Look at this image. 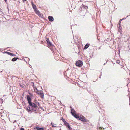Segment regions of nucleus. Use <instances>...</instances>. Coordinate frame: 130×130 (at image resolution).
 Wrapping results in <instances>:
<instances>
[{"label": "nucleus", "mask_w": 130, "mask_h": 130, "mask_svg": "<svg viewBox=\"0 0 130 130\" xmlns=\"http://www.w3.org/2000/svg\"><path fill=\"white\" fill-rule=\"evenodd\" d=\"M41 92L37 93V94L39 95H40V97L41 98L43 99L44 98V94L42 91H40Z\"/></svg>", "instance_id": "39448f33"}, {"label": "nucleus", "mask_w": 130, "mask_h": 130, "mask_svg": "<svg viewBox=\"0 0 130 130\" xmlns=\"http://www.w3.org/2000/svg\"><path fill=\"white\" fill-rule=\"evenodd\" d=\"M70 108H71V113L72 115V114H74L75 113V111L74 109L72 108L71 106H70Z\"/></svg>", "instance_id": "0eeeda50"}, {"label": "nucleus", "mask_w": 130, "mask_h": 130, "mask_svg": "<svg viewBox=\"0 0 130 130\" xmlns=\"http://www.w3.org/2000/svg\"><path fill=\"white\" fill-rule=\"evenodd\" d=\"M30 106H31L29 105L28 106V107L27 108V110L29 112H31L32 111V108L31 107H30Z\"/></svg>", "instance_id": "423d86ee"}, {"label": "nucleus", "mask_w": 130, "mask_h": 130, "mask_svg": "<svg viewBox=\"0 0 130 130\" xmlns=\"http://www.w3.org/2000/svg\"><path fill=\"white\" fill-rule=\"evenodd\" d=\"M79 120L84 122H89V120L87 119H86L84 117L82 116H80Z\"/></svg>", "instance_id": "7ed1b4c3"}, {"label": "nucleus", "mask_w": 130, "mask_h": 130, "mask_svg": "<svg viewBox=\"0 0 130 130\" xmlns=\"http://www.w3.org/2000/svg\"><path fill=\"white\" fill-rule=\"evenodd\" d=\"M5 52L7 54H8V55H9L11 56H16V55H15L14 54L11 53L9 52Z\"/></svg>", "instance_id": "9b49d317"}, {"label": "nucleus", "mask_w": 130, "mask_h": 130, "mask_svg": "<svg viewBox=\"0 0 130 130\" xmlns=\"http://www.w3.org/2000/svg\"><path fill=\"white\" fill-rule=\"evenodd\" d=\"M83 8V6H82L80 7L79 9V11H81L82 10Z\"/></svg>", "instance_id": "a211bd4d"}, {"label": "nucleus", "mask_w": 130, "mask_h": 130, "mask_svg": "<svg viewBox=\"0 0 130 130\" xmlns=\"http://www.w3.org/2000/svg\"><path fill=\"white\" fill-rule=\"evenodd\" d=\"M32 111H33L35 112L37 110L36 109H34V108H32Z\"/></svg>", "instance_id": "6ab92c4d"}, {"label": "nucleus", "mask_w": 130, "mask_h": 130, "mask_svg": "<svg viewBox=\"0 0 130 130\" xmlns=\"http://www.w3.org/2000/svg\"><path fill=\"white\" fill-rule=\"evenodd\" d=\"M28 59H29V58H28Z\"/></svg>", "instance_id": "49530a36"}, {"label": "nucleus", "mask_w": 130, "mask_h": 130, "mask_svg": "<svg viewBox=\"0 0 130 130\" xmlns=\"http://www.w3.org/2000/svg\"><path fill=\"white\" fill-rule=\"evenodd\" d=\"M1 10H0V11H1V12H2V11L1 10H2V9H0Z\"/></svg>", "instance_id": "ea45409f"}, {"label": "nucleus", "mask_w": 130, "mask_h": 130, "mask_svg": "<svg viewBox=\"0 0 130 130\" xmlns=\"http://www.w3.org/2000/svg\"><path fill=\"white\" fill-rule=\"evenodd\" d=\"M129 74L130 75V73H129Z\"/></svg>", "instance_id": "de8ad7c7"}, {"label": "nucleus", "mask_w": 130, "mask_h": 130, "mask_svg": "<svg viewBox=\"0 0 130 130\" xmlns=\"http://www.w3.org/2000/svg\"><path fill=\"white\" fill-rule=\"evenodd\" d=\"M56 125V124L52 125V127H56V126H55Z\"/></svg>", "instance_id": "5701e85b"}, {"label": "nucleus", "mask_w": 130, "mask_h": 130, "mask_svg": "<svg viewBox=\"0 0 130 130\" xmlns=\"http://www.w3.org/2000/svg\"><path fill=\"white\" fill-rule=\"evenodd\" d=\"M16 122V120L15 121H14V122Z\"/></svg>", "instance_id": "37998d69"}, {"label": "nucleus", "mask_w": 130, "mask_h": 130, "mask_svg": "<svg viewBox=\"0 0 130 130\" xmlns=\"http://www.w3.org/2000/svg\"><path fill=\"white\" fill-rule=\"evenodd\" d=\"M36 90H37V91H39V90H38L37 89V88H36Z\"/></svg>", "instance_id": "2f4dec72"}, {"label": "nucleus", "mask_w": 130, "mask_h": 130, "mask_svg": "<svg viewBox=\"0 0 130 130\" xmlns=\"http://www.w3.org/2000/svg\"><path fill=\"white\" fill-rule=\"evenodd\" d=\"M47 44L48 45L50 46H52L53 45L52 43L50 41L48 42H47Z\"/></svg>", "instance_id": "dca6fc26"}, {"label": "nucleus", "mask_w": 130, "mask_h": 130, "mask_svg": "<svg viewBox=\"0 0 130 130\" xmlns=\"http://www.w3.org/2000/svg\"><path fill=\"white\" fill-rule=\"evenodd\" d=\"M18 59H19V58L18 57H14L11 59V61H14L17 60Z\"/></svg>", "instance_id": "4468645a"}, {"label": "nucleus", "mask_w": 130, "mask_h": 130, "mask_svg": "<svg viewBox=\"0 0 130 130\" xmlns=\"http://www.w3.org/2000/svg\"><path fill=\"white\" fill-rule=\"evenodd\" d=\"M23 0L24 1H26V0Z\"/></svg>", "instance_id": "a19ab883"}, {"label": "nucleus", "mask_w": 130, "mask_h": 130, "mask_svg": "<svg viewBox=\"0 0 130 130\" xmlns=\"http://www.w3.org/2000/svg\"><path fill=\"white\" fill-rule=\"evenodd\" d=\"M105 64H106V63H104V64H103V65H105Z\"/></svg>", "instance_id": "58836bf2"}, {"label": "nucleus", "mask_w": 130, "mask_h": 130, "mask_svg": "<svg viewBox=\"0 0 130 130\" xmlns=\"http://www.w3.org/2000/svg\"><path fill=\"white\" fill-rule=\"evenodd\" d=\"M35 128L37 130H43L44 128L43 127H37Z\"/></svg>", "instance_id": "f8f14e48"}, {"label": "nucleus", "mask_w": 130, "mask_h": 130, "mask_svg": "<svg viewBox=\"0 0 130 130\" xmlns=\"http://www.w3.org/2000/svg\"><path fill=\"white\" fill-rule=\"evenodd\" d=\"M35 12L40 17H42L43 16L42 14L37 9L34 10Z\"/></svg>", "instance_id": "20e7f679"}, {"label": "nucleus", "mask_w": 130, "mask_h": 130, "mask_svg": "<svg viewBox=\"0 0 130 130\" xmlns=\"http://www.w3.org/2000/svg\"><path fill=\"white\" fill-rule=\"evenodd\" d=\"M75 65L77 67H81L83 65V62L81 61L78 60L76 61Z\"/></svg>", "instance_id": "f03ea898"}, {"label": "nucleus", "mask_w": 130, "mask_h": 130, "mask_svg": "<svg viewBox=\"0 0 130 130\" xmlns=\"http://www.w3.org/2000/svg\"><path fill=\"white\" fill-rule=\"evenodd\" d=\"M61 119L63 121V122L64 123H65V122L66 121L64 119H63V118L62 117V119Z\"/></svg>", "instance_id": "aec40b11"}, {"label": "nucleus", "mask_w": 130, "mask_h": 130, "mask_svg": "<svg viewBox=\"0 0 130 130\" xmlns=\"http://www.w3.org/2000/svg\"><path fill=\"white\" fill-rule=\"evenodd\" d=\"M100 48H101L100 47L99 48V49H100Z\"/></svg>", "instance_id": "79ce46f5"}, {"label": "nucleus", "mask_w": 130, "mask_h": 130, "mask_svg": "<svg viewBox=\"0 0 130 130\" xmlns=\"http://www.w3.org/2000/svg\"><path fill=\"white\" fill-rule=\"evenodd\" d=\"M31 4L32 7V8L34 9V10L37 9V7L36 5H34L33 3V2H31Z\"/></svg>", "instance_id": "1a4fd4ad"}, {"label": "nucleus", "mask_w": 130, "mask_h": 130, "mask_svg": "<svg viewBox=\"0 0 130 130\" xmlns=\"http://www.w3.org/2000/svg\"><path fill=\"white\" fill-rule=\"evenodd\" d=\"M128 15H127V17H128Z\"/></svg>", "instance_id": "c03bdc74"}, {"label": "nucleus", "mask_w": 130, "mask_h": 130, "mask_svg": "<svg viewBox=\"0 0 130 130\" xmlns=\"http://www.w3.org/2000/svg\"><path fill=\"white\" fill-rule=\"evenodd\" d=\"M99 129H100V130H101V129H102V127H99Z\"/></svg>", "instance_id": "c756f323"}, {"label": "nucleus", "mask_w": 130, "mask_h": 130, "mask_svg": "<svg viewBox=\"0 0 130 130\" xmlns=\"http://www.w3.org/2000/svg\"><path fill=\"white\" fill-rule=\"evenodd\" d=\"M128 47L129 48V45H128Z\"/></svg>", "instance_id": "a18cd8bd"}, {"label": "nucleus", "mask_w": 130, "mask_h": 130, "mask_svg": "<svg viewBox=\"0 0 130 130\" xmlns=\"http://www.w3.org/2000/svg\"><path fill=\"white\" fill-rule=\"evenodd\" d=\"M128 91H129V90L128 89Z\"/></svg>", "instance_id": "09e8293b"}, {"label": "nucleus", "mask_w": 130, "mask_h": 130, "mask_svg": "<svg viewBox=\"0 0 130 130\" xmlns=\"http://www.w3.org/2000/svg\"><path fill=\"white\" fill-rule=\"evenodd\" d=\"M129 105H130V96L129 95Z\"/></svg>", "instance_id": "cd10ccee"}, {"label": "nucleus", "mask_w": 130, "mask_h": 130, "mask_svg": "<svg viewBox=\"0 0 130 130\" xmlns=\"http://www.w3.org/2000/svg\"><path fill=\"white\" fill-rule=\"evenodd\" d=\"M116 62L118 63H119L120 62V61L119 60L116 61Z\"/></svg>", "instance_id": "a878e982"}, {"label": "nucleus", "mask_w": 130, "mask_h": 130, "mask_svg": "<svg viewBox=\"0 0 130 130\" xmlns=\"http://www.w3.org/2000/svg\"><path fill=\"white\" fill-rule=\"evenodd\" d=\"M20 130H25L23 128H20Z\"/></svg>", "instance_id": "c85d7f7f"}, {"label": "nucleus", "mask_w": 130, "mask_h": 130, "mask_svg": "<svg viewBox=\"0 0 130 130\" xmlns=\"http://www.w3.org/2000/svg\"><path fill=\"white\" fill-rule=\"evenodd\" d=\"M68 128H69V130H72V128L70 126L68 127Z\"/></svg>", "instance_id": "4be33fe9"}, {"label": "nucleus", "mask_w": 130, "mask_h": 130, "mask_svg": "<svg viewBox=\"0 0 130 130\" xmlns=\"http://www.w3.org/2000/svg\"><path fill=\"white\" fill-rule=\"evenodd\" d=\"M64 125L66 126L67 127H68L70 126V125L69 123L66 121L65 123H64Z\"/></svg>", "instance_id": "2eb2a0df"}, {"label": "nucleus", "mask_w": 130, "mask_h": 130, "mask_svg": "<svg viewBox=\"0 0 130 130\" xmlns=\"http://www.w3.org/2000/svg\"><path fill=\"white\" fill-rule=\"evenodd\" d=\"M89 44L87 43L86 44L84 48V49H86L88 48L89 46Z\"/></svg>", "instance_id": "ddd939ff"}, {"label": "nucleus", "mask_w": 130, "mask_h": 130, "mask_svg": "<svg viewBox=\"0 0 130 130\" xmlns=\"http://www.w3.org/2000/svg\"><path fill=\"white\" fill-rule=\"evenodd\" d=\"M121 21H119V22L118 24V27L119 25H120L121 24Z\"/></svg>", "instance_id": "393cba45"}, {"label": "nucleus", "mask_w": 130, "mask_h": 130, "mask_svg": "<svg viewBox=\"0 0 130 130\" xmlns=\"http://www.w3.org/2000/svg\"><path fill=\"white\" fill-rule=\"evenodd\" d=\"M46 40L47 42L49 41V39L48 38H46Z\"/></svg>", "instance_id": "b1692460"}, {"label": "nucleus", "mask_w": 130, "mask_h": 130, "mask_svg": "<svg viewBox=\"0 0 130 130\" xmlns=\"http://www.w3.org/2000/svg\"><path fill=\"white\" fill-rule=\"evenodd\" d=\"M126 19V18H123L122 19H121V20H124L125 19Z\"/></svg>", "instance_id": "7c9ffc66"}, {"label": "nucleus", "mask_w": 130, "mask_h": 130, "mask_svg": "<svg viewBox=\"0 0 130 130\" xmlns=\"http://www.w3.org/2000/svg\"><path fill=\"white\" fill-rule=\"evenodd\" d=\"M72 116H73L74 117L76 118L79 120L80 118V116H79L77 115L75 113L74 114H72Z\"/></svg>", "instance_id": "9d476101"}, {"label": "nucleus", "mask_w": 130, "mask_h": 130, "mask_svg": "<svg viewBox=\"0 0 130 130\" xmlns=\"http://www.w3.org/2000/svg\"><path fill=\"white\" fill-rule=\"evenodd\" d=\"M101 75L100 76V77H99L100 78H101V74H102L101 72Z\"/></svg>", "instance_id": "473e14b6"}, {"label": "nucleus", "mask_w": 130, "mask_h": 130, "mask_svg": "<svg viewBox=\"0 0 130 130\" xmlns=\"http://www.w3.org/2000/svg\"><path fill=\"white\" fill-rule=\"evenodd\" d=\"M119 26H118V28L119 29H121V26L120 25H119Z\"/></svg>", "instance_id": "bb28decb"}, {"label": "nucleus", "mask_w": 130, "mask_h": 130, "mask_svg": "<svg viewBox=\"0 0 130 130\" xmlns=\"http://www.w3.org/2000/svg\"><path fill=\"white\" fill-rule=\"evenodd\" d=\"M48 19L49 21L50 22H53L54 20L53 17L51 16H49L48 17Z\"/></svg>", "instance_id": "6e6552de"}, {"label": "nucleus", "mask_w": 130, "mask_h": 130, "mask_svg": "<svg viewBox=\"0 0 130 130\" xmlns=\"http://www.w3.org/2000/svg\"><path fill=\"white\" fill-rule=\"evenodd\" d=\"M32 86L33 87H34V83H33V85H32Z\"/></svg>", "instance_id": "72a5a7b5"}, {"label": "nucleus", "mask_w": 130, "mask_h": 130, "mask_svg": "<svg viewBox=\"0 0 130 130\" xmlns=\"http://www.w3.org/2000/svg\"><path fill=\"white\" fill-rule=\"evenodd\" d=\"M122 20H121V19L119 21H121V22L122 21Z\"/></svg>", "instance_id": "4c0bfd02"}, {"label": "nucleus", "mask_w": 130, "mask_h": 130, "mask_svg": "<svg viewBox=\"0 0 130 130\" xmlns=\"http://www.w3.org/2000/svg\"><path fill=\"white\" fill-rule=\"evenodd\" d=\"M4 1L5 2H6L7 1V0H4Z\"/></svg>", "instance_id": "f704fd0d"}, {"label": "nucleus", "mask_w": 130, "mask_h": 130, "mask_svg": "<svg viewBox=\"0 0 130 130\" xmlns=\"http://www.w3.org/2000/svg\"><path fill=\"white\" fill-rule=\"evenodd\" d=\"M29 94H30L31 96L32 95V94H31L29 93Z\"/></svg>", "instance_id": "e433bc0d"}, {"label": "nucleus", "mask_w": 130, "mask_h": 130, "mask_svg": "<svg viewBox=\"0 0 130 130\" xmlns=\"http://www.w3.org/2000/svg\"><path fill=\"white\" fill-rule=\"evenodd\" d=\"M35 103L37 104L39 106H40V104L39 102H35Z\"/></svg>", "instance_id": "412c9836"}, {"label": "nucleus", "mask_w": 130, "mask_h": 130, "mask_svg": "<svg viewBox=\"0 0 130 130\" xmlns=\"http://www.w3.org/2000/svg\"><path fill=\"white\" fill-rule=\"evenodd\" d=\"M51 125H53V123H52V122L51 123Z\"/></svg>", "instance_id": "c9c22d12"}, {"label": "nucleus", "mask_w": 130, "mask_h": 130, "mask_svg": "<svg viewBox=\"0 0 130 130\" xmlns=\"http://www.w3.org/2000/svg\"><path fill=\"white\" fill-rule=\"evenodd\" d=\"M83 6V7L84 8V9H86L88 8V7L87 6H85L83 4L82 5Z\"/></svg>", "instance_id": "f3484780"}, {"label": "nucleus", "mask_w": 130, "mask_h": 130, "mask_svg": "<svg viewBox=\"0 0 130 130\" xmlns=\"http://www.w3.org/2000/svg\"><path fill=\"white\" fill-rule=\"evenodd\" d=\"M27 99L29 105L33 108H35L37 107V105L34 103H32L31 102V99L30 97L28 95H27Z\"/></svg>", "instance_id": "f257e3e1"}]
</instances>
